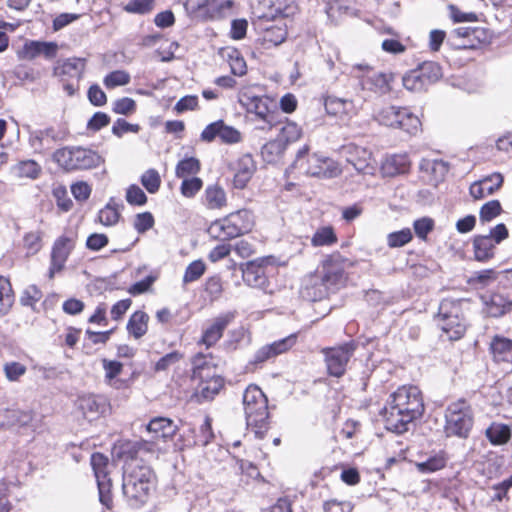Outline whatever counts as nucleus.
Instances as JSON below:
<instances>
[{
    "mask_svg": "<svg viewBox=\"0 0 512 512\" xmlns=\"http://www.w3.org/2000/svg\"><path fill=\"white\" fill-rule=\"evenodd\" d=\"M113 452L123 462L122 490L125 498L135 506L146 503L157 482L150 466L155 453L153 445L145 440H122L114 445Z\"/></svg>",
    "mask_w": 512,
    "mask_h": 512,
    "instance_id": "1",
    "label": "nucleus"
},
{
    "mask_svg": "<svg viewBox=\"0 0 512 512\" xmlns=\"http://www.w3.org/2000/svg\"><path fill=\"white\" fill-rule=\"evenodd\" d=\"M424 412V396L420 388L413 384H404L389 395L381 415L388 431L403 434Z\"/></svg>",
    "mask_w": 512,
    "mask_h": 512,
    "instance_id": "2",
    "label": "nucleus"
},
{
    "mask_svg": "<svg viewBox=\"0 0 512 512\" xmlns=\"http://www.w3.org/2000/svg\"><path fill=\"white\" fill-rule=\"evenodd\" d=\"M243 408L247 427L263 439L270 429L268 398L257 385H249L243 393Z\"/></svg>",
    "mask_w": 512,
    "mask_h": 512,
    "instance_id": "3",
    "label": "nucleus"
},
{
    "mask_svg": "<svg viewBox=\"0 0 512 512\" xmlns=\"http://www.w3.org/2000/svg\"><path fill=\"white\" fill-rule=\"evenodd\" d=\"M254 226L253 212L242 208L214 220L208 228V233L216 240L229 241L250 233Z\"/></svg>",
    "mask_w": 512,
    "mask_h": 512,
    "instance_id": "4",
    "label": "nucleus"
},
{
    "mask_svg": "<svg viewBox=\"0 0 512 512\" xmlns=\"http://www.w3.org/2000/svg\"><path fill=\"white\" fill-rule=\"evenodd\" d=\"M373 119L382 126L401 130L410 136L422 131L420 118L407 106L381 105L374 110Z\"/></svg>",
    "mask_w": 512,
    "mask_h": 512,
    "instance_id": "5",
    "label": "nucleus"
},
{
    "mask_svg": "<svg viewBox=\"0 0 512 512\" xmlns=\"http://www.w3.org/2000/svg\"><path fill=\"white\" fill-rule=\"evenodd\" d=\"M86 67V58L73 56L56 60L51 74L64 94L71 98L80 92V82L84 78Z\"/></svg>",
    "mask_w": 512,
    "mask_h": 512,
    "instance_id": "6",
    "label": "nucleus"
},
{
    "mask_svg": "<svg viewBox=\"0 0 512 512\" xmlns=\"http://www.w3.org/2000/svg\"><path fill=\"white\" fill-rule=\"evenodd\" d=\"M52 160L66 172L94 169L104 162L98 152L81 146L59 148L52 154Z\"/></svg>",
    "mask_w": 512,
    "mask_h": 512,
    "instance_id": "7",
    "label": "nucleus"
},
{
    "mask_svg": "<svg viewBox=\"0 0 512 512\" xmlns=\"http://www.w3.org/2000/svg\"><path fill=\"white\" fill-rule=\"evenodd\" d=\"M443 431L446 437L468 438L474 424L471 404L464 398L451 402L445 409Z\"/></svg>",
    "mask_w": 512,
    "mask_h": 512,
    "instance_id": "8",
    "label": "nucleus"
},
{
    "mask_svg": "<svg viewBox=\"0 0 512 512\" xmlns=\"http://www.w3.org/2000/svg\"><path fill=\"white\" fill-rule=\"evenodd\" d=\"M238 102L247 113L254 115L256 121L262 122L259 129L271 130L280 123L279 113L270 97L254 95L248 89H242Z\"/></svg>",
    "mask_w": 512,
    "mask_h": 512,
    "instance_id": "9",
    "label": "nucleus"
},
{
    "mask_svg": "<svg viewBox=\"0 0 512 512\" xmlns=\"http://www.w3.org/2000/svg\"><path fill=\"white\" fill-rule=\"evenodd\" d=\"M309 152V145L305 144L301 147L297 152L293 166L303 170L307 176L311 177L333 178L340 174L341 170L332 158L319 153L310 154Z\"/></svg>",
    "mask_w": 512,
    "mask_h": 512,
    "instance_id": "10",
    "label": "nucleus"
},
{
    "mask_svg": "<svg viewBox=\"0 0 512 512\" xmlns=\"http://www.w3.org/2000/svg\"><path fill=\"white\" fill-rule=\"evenodd\" d=\"M357 347V343L351 340L335 346L322 348L320 353L323 356L326 374L332 378H342L347 373L348 365Z\"/></svg>",
    "mask_w": 512,
    "mask_h": 512,
    "instance_id": "11",
    "label": "nucleus"
},
{
    "mask_svg": "<svg viewBox=\"0 0 512 512\" xmlns=\"http://www.w3.org/2000/svg\"><path fill=\"white\" fill-rule=\"evenodd\" d=\"M438 316L441 329L450 341H457L464 337L466 324L463 318L462 300L443 299L439 306Z\"/></svg>",
    "mask_w": 512,
    "mask_h": 512,
    "instance_id": "12",
    "label": "nucleus"
},
{
    "mask_svg": "<svg viewBox=\"0 0 512 512\" xmlns=\"http://www.w3.org/2000/svg\"><path fill=\"white\" fill-rule=\"evenodd\" d=\"M364 102L348 96L339 97L334 94L323 96V105L327 115L336 118L342 123L348 124L358 116L363 109Z\"/></svg>",
    "mask_w": 512,
    "mask_h": 512,
    "instance_id": "13",
    "label": "nucleus"
},
{
    "mask_svg": "<svg viewBox=\"0 0 512 512\" xmlns=\"http://www.w3.org/2000/svg\"><path fill=\"white\" fill-rule=\"evenodd\" d=\"M236 316V311H227L209 319L201 330L197 345L204 346L206 349L216 346Z\"/></svg>",
    "mask_w": 512,
    "mask_h": 512,
    "instance_id": "14",
    "label": "nucleus"
},
{
    "mask_svg": "<svg viewBox=\"0 0 512 512\" xmlns=\"http://www.w3.org/2000/svg\"><path fill=\"white\" fill-rule=\"evenodd\" d=\"M78 235L76 232H69L60 235L54 241L50 253V265L48 276L53 279L55 274L60 273L76 247Z\"/></svg>",
    "mask_w": 512,
    "mask_h": 512,
    "instance_id": "15",
    "label": "nucleus"
},
{
    "mask_svg": "<svg viewBox=\"0 0 512 512\" xmlns=\"http://www.w3.org/2000/svg\"><path fill=\"white\" fill-rule=\"evenodd\" d=\"M273 267L274 258L272 256L248 261L241 268L243 281L249 286L264 288L269 284V269H273Z\"/></svg>",
    "mask_w": 512,
    "mask_h": 512,
    "instance_id": "16",
    "label": "nucleus"
},
{
    "mask_svg": "<svg viewBox=\"0 0 512 512\" xmlns=\"http://www.w3.org/2000/svg\"><path fill=\"white\" fill-rule=\"evenodd\" d=\"M346 262L347 258L339 252L329 254L322 260L323 275L321 278L328 289L338 288L346 282L347 276L344 267Z\"/></svg>",
    "mask_w": 512,
    "mask_h": 512,
    "instance_id": "17",
    "label": "nucleus"
},
{
    "mask_svg": "<svg viewBox=\"0 0 512 512\" xmlns=\"http://www.w3.org/2000/svg\"><path fill=\"white\" fill-rule=\"evenodd\" d=\"M217 138L223 144L234 145L242 142L243 135L237 128L227 125L220 119L208 124L200 134V139L206 143H211Z\"/></svg>",
    "mask_w": 512,
    "mask_h": 512,
    "instance_id": "18",
    "label": "nucleus"
},
{
    "mask_svg": "<svg viewBox=\"0 0 512 512\" xmlns=\"http://www.w3.org/2000/svg\"><path fill=\"white\" fill-rule=\"evenodd\" d=\"M214 439L212 419L205 416L199 428L188 426L183 429L179 436L180 448H192L195 446H206Z\"/></svg>",
    "mask_w": 512,
    "mask_h": 512,
    "instance_id": "19",
    "label": "nucleus"
},
{
    "mask_svg": "<svg viewBox=\"0 0 512 512\" xmlns=\"http://www.w3.org/2000/svg\"><path fill=\"white\" fill-rule=\"evenodd\" d=\"M302 137V128L293 121L286 120L280 129L278 139L267 142L262 148V154L282 153L285 146L298 141Z\"/></svg>",
    "mask_w": 512,
    "mask_h": 512,
    "instance_id": "20",
    "label": "nucleus"
},
{
    "mask_svg": "<svg viewBox=\"0 0 512 512\" xmlns=\"http://www.w3.org/2000/svg\"><path fill=\"white\" fill-rule=\"evenodd\" d=\"M59 46L56 42H47L39 40H26L22 48L17 52V56L22 60H34L42 55L46 59H53L57 56Z\"/></svg>",
    "mask_w": 512,
    "mask_h": 512,
    "instance_id": "21",
    "label": "nucleus"
},
{
    "mask_svg": "<svg viewBox=\"0 0 512 512\" xmlns=\"http://www.w3.org/2000/svg\"><path fill=\"white\" fill-rule=\"evenodd\" d=\"M455 36L464 40L462 47L465 49H479L492 40V33L485 27H459L454 30Z\"/></svg>",
    "mask_w": 512,
    "mask_h": 512,
    "instance_id": "22",
    "label": "nucleus"
},
{
    "mask_svg": "<svg viewBox=\"0 0 512 512\" xmlns=\"http://www.w3.org/2000/svg\"><path fill=\"white\" fill-rule=\"evenodd\" d=\"M256 170L257 165L252 155L248 153L241 155L233 165L232 187L238 190L247 188Z\"/></svg>",
    "mask_w": 512,
    "mask_h": 512,
    "instance_id": "23",
    "label": "nucleus"
},
{
    "mask_svg": "<svg viewBox=\"0 0 512 512\" xmlns=\"http://www.w3.org/2000/svg\"><path fill=\"white\" fill-rule=\"evenodd\" d=\"M102 369L104 371V381L110 387L116 390L129 389L132 384L133 376L129 379H121L119 376L124 370V364L118 359H101Z\"/></svg>",
    "mask_w": 512,
    "mask_h": 512,
    "instance_id": "24",
    "label": "nucleus"
},
{
    "mask_svg": "<svg viewBox=\"0 0 512 512\" xmlns=\"http://www.w3.org/2000/svg\"><path fill=\"white\" fill-rule=\"evenodd\" d=\"M417 460L414 462L418 472L423 474L434 473L447 466L449 456L445 450H439L428 455L423 450L416 453Z\"/></svg>",
    "mask_w": 512,
    "mask_h": 512,
    "instance_id": "25",
    "label": "nucleus"
},
{
    "mask_svg": "<svg viewBox=\"0 0 512 512\" xmlns=\"http://www.w3.org/2000/svg\"><path fill=\"white\" fill-rule=\"evenodd\" d=\"M234 7V0H202L198 11L205 20L216 21L227 18Z\"/></svg>",
    "mask_w": 512,
    "mask_h": 512,
    "instance_id": "26",
    "label": "nucleus"
},
{
    "mask_svg": "<svg viewBox=\"0 0 512 512\" xmlns=\"http://www.w3.org/2000/svg\"><path fill=\"white\" fill-rule=\"evenodd\" d=\"M504 182L503 175L495 172L470 185L469 193L475 200H481L487 196L494 194L498 191Z\"/></svg>",
    "mask_w": 512,
    "mask_h": 512,
    "instance_id": "27",
    "label": "nucleus"
},
{
    "mask_svg": "<svg viewBox=\"0 0 512 512\" xmlns=\"http://www.w3.org/2000/svg\"><path fill=\"white\" fill-rule=\"evenodd\" d=\"M288 36V27L284 19L276 20L262 31L259 38L264 49H270L281 45Z\"/></svg>",
    "mask_w": 512,
    "mask_h": 512,
    "instance_id": "28",
    "label": "nucleus"
},
{
    "mask_svg": "<svg viewBox=\"0 0 512 512\" xmlns=\"http://www.w3.org/2000/svg\"><path fill=\"white\" fill-rule=\"evenodd\" d=\"M489 354L497 364L512 365V339L501 334L492 336L489 343Z\"/></svg>",
    "mask_w": 512,
    "mask_h": 512,
    "instance_id": "29",
    "label": "nucleus"
},
{
    "mask_svg": "<svg viewBox=\"0 0 512 512\" xmlns=\"http://www.w3.org/2000/svg\"><path fill=\"white\" fill-rule=\"evenodd\" d=\"M195 396L200 401H212L224 389L225 379L221 375L212 374L198 379Z\"/></svg>",
    "mask_w": 512,
    "mask_h": 512,
    "instance_id": "30",
    "label": "nucleus"
},
{
    "mask_svg": "<svg viewBox=\"0 0 512 512\" xmlns=\"http://www.w3.org/2000/svg\"><path fill=\"white\" fill-rule=\"evenodd\" d=\"M201 203L207 210H223L228 205L225 189L219 183L207 185L201 197Z\"/></svg>",
    "mask_w": 512,
    "mask_h": 512,
    "instance_id": "31",
    "label": "nucleus"
},
{
    "mask_svg": "<svg viewBox=\"0 0 512 512\" xmlns=\"http://www.w3.org/2000/svg\"><path fill=\"white\" fill-rule=\"evenodd\" d=\"M484 309L489 317L499 318L512 310V300L507 294L493 292L484 301Z\"/></svg>",
    "mask_w": 512,
    "mask_h": 512,
    "instance_id": "32",
    "label": "nucleus"
},
{
    "mask_svg": "<svg viewBox=\"0 0 512 512\" xmlns=\"http://www.w3.org/2000/svg\"><path fill=\"white\" fill-rule=\"evenodd\" d=\"M212 353L197 352L191 358V379L198 380L212 375L217 365Z\"/></svg>",
    "mask_w": 512,
    "mask_h": 512,
    "instance_id": "33",
    "label": "nucleus"
},
{
    "mask_svg": "<svg viewBox=\"0 0 512 512\" xmlns=\"http://www.w3.org/2000/svg\"><path fill=\"white\" fill-rule=\"evenodd\" d=\"M391 77L385 73L370 70L361 78L363 89L384 95L391 91Z\"/></svg>",
    "mask_w": 512,
    "mask_h": 512,
    "instance_id": "34",
    "label": "nucleus"
},
{
    "mask_svg": "<svg viewBox=\"0 0 512 512\" xmlns=\"http://www.w3.org/2000/svg\"><path fill=\"white\" fill-rule=\"evenodd\" d=\"M411 169V161L407 154H393L387 156L381 164L384 176L395 177L407 174Z\"/></svg>",
    "mask_w": 512,
    "mask_h": 512,
    "instance_id": "35",
    "label": "nucleus"
},
{
    "mask_svg": "<svg viewBox=\"0 0 512 512\" xmlns=\"http://www.w3.org/2000/svg\"><path fill=\"white\" fill-rule=\"evenodd\" d=\"M149 315L143 310L134 311L126 324V330L130 337L139 340L144 337L148 332Z\"/></svg>",
    "mask_w": 512,
    "mask_h": 512,
    "instance_id": "36",
    "label": "nucleus"
},
{
    "mask_svg": "<svg viewBox=\"0 0 512 512\" xmlns=\"http://www.w3.org/2000/svg\"><path fill=\"white\" fill-rule=\"evenodd\" d=\"M303 295L310 301H320L329 294V289L322 278L316 274H310L302 289Z\"/></svg>",
    "mask_w": 512,
    "mask_h": 512,
    "instance_id": "37",
    "label": "nucleus"
},
{
    "mask_svg": "<svg viewBox=\"0 0 512 512\" xmlns=\"http://www.w3.org/2000/svg\"><path fill=\"white\" fill-rule=\"evenodd\" d=\"M496 244L490 236L477 235L473 239L474 258L478 262H488L495 256Z\"/></svg>",
    "mask_w": 512,
    "mask_h": 512,
    "instance_id": "38",
    "label": "nucleus"
},
{
    "mask_svg": "<svg viewBox=\"0 0 512 512\" xmlns=\"http://www.w3.org/2000/svg\"><path fill=\"white\" fill-rule=\"evenodd\" d=\"M121 218L120 207L114 198H111L108 203L98 211L95 222L105 227H113L120 222Z\"/></svg>",
    "mask_w": 512,
    "mask_h": 512,
    "instance_id": "39",
    "label": "nucleus"
},
{
    "mask_svg": "<svg viewBox=\"0 0 512 512\" xmlns=\"http://www.w3.org/2000/svg\"><path fill=\"white\" fill-rule=\"evenodd\" d=\"M147 430L154 434L155 438H171L177 431V425L167 417H155L150 420Z\"/></svg>",
    "mask_w": 512,
    "mask_h": 512,
    "instance_id": "40",
    "label": "nucleus"
},
{
    "mask_svg": "<svg viewBox=\"0 0 512 512\" xmlns=\"http://www.w3.org/2000/svg\"><path fill=\"white\" fill-rule=\"evenodd\" d=\"M90 464L94 472L97 483L110 481V461L109 458L101 453L94 452L90 457Z\"/></svg>",
    "mask_w": 512,
    "mask_h": 512,
    "instance_id": "41",
    "label": "nucleus"
},
{
    "mask_svg": "<svg viewBox=\"0 0 512 512\" xmlns=\"http://www.w3.org/2000/svg\"><path fill=\"white\" fill-rule=\"evenodd\" d=\"M338 242V236L335 228L332 225L320 226L313 233L310 244L311 246L317 247H330Z\"/></svg>",
    "mask_w": 512,
    "mask_h": 512,
    "instance_id": "42",
    "label": "nucleus"
},
{
    "mask_svg": "<svg viewBox=\"0 0 512 512\" xmlns=\"http://www.w3.org/2000/svg\"><path fill=\"white\" fill-rule=\"evenodd\" d=\"M12 172L18 178L35 180L41 175L42 167L37 161L33 159H26L18 161L12 167Z\"/></svg>",
    "mask_w": 512,
    "mask_h": 512,
    "instance_id": "43",
    "label": "nucleus"
},
{
    "mask_svg": "<svg viewBox=\"0 0 512 512\" xmlns=\"http://www.w3.org/2000/svg\"><path fill=\"white\" fill-rule=\"evenodd\" d=\"M348 161L359 172L368 173L369 170L373 169L372 154L365 148L355 147L353 152L350 153Z\"/></svg>",
    "mask_w": 512,
    "mask_h": 512,
    "instance_id": "44",
    "label": "nucleus"
},
{
    "mask_svg": "<svg viewBox=\"0 0 512 512\" xmlns=\"http://www.w3.org/2000/svg\"><path fill=\"white\" fill-rule=\"evenodd\" d=\"M15 302V293L10 280L0 275V317L9 313Z\"/></svg>",
    "mask_w": 512,
    "mask_h": 512,
    "instance_id": "45",
    "label": "nucleus"
},
{
    "mask_svg": "<svg viewBox=\"0 0 512 512\" xmlns=\"http://www.w3.org/2000/svg\"><path fill=\"white\" fill-rule=\"evenodd\" d=\"M402 84L406 90L414 93L425 92L430 87L417 68L408 71L403 76Z\"/></svg>",
    "mask_w": 512,
    "mask_h": 512,
    "instance_id": "46",
    "label": "nucleus"
},
{
    "mask_svg": "<svg viewBox=\"0 0 512 512\" xmlns=\"http://www.w3.org/2000/svg\"><path fill=\"white\" fill-rule=\"evenodd\" d=\"M43 247V232L33 230L26 232L22 238V249L27 257L36 255Z\"/></svg>",
    "mask_w": 512,
    "mask_h": 512,
    "instance_id": "47",
    "label": "nucleus"
},
{
    "mask_svg": "<svg viewBox=\"0 0 512 512\" xmlns=\"http://www.w3.org/2000/svg\"><path fill=\"white\" fill-rule=\"evenodd\" d=\"M201 170V162L196 157H186L181 159L175 167V176L177 178L195 177Z\"/></svg>",
    "mask_w": 512,
    "mask_h": 512,
    "instance_id": "48",
    "label": "nucleus"
},
{
    "mask_svg": "<svg viewBox=\"0 0 512 512\" xmlns=\"http://www.w3.org/2000/svg\"><path fill=\"white\" fill-rule=\"evenodd\" d=\"M486 437L493 445H502L509 441L511 432L505 424L492 423L486 429Z\"/></svg>",
    "mask_w": 512,
    "mask_h": 512,
    "instance_id": "49",
    "label": "nucleus"
},
{
    "mask_svg": "<svg viewBox=\"0 0 512 512\" xmlns=\"http://www.w3.org/2000/svg\"><path fill=\"white\" fill-rule=\"evenodd\" d=\"M156 6V0H129L122 6L123 11L129 14L148 15Z\"/></svg>",
    "mask_w": 512,
    "mask_h": 512,
    "instance_id": "50",
    "label": "nucleus"
},
{
    "mask_svg": "<svg viewBox=\"0 0 512 512\" xmlns=\"http://www.w3.org/2000/svg\"><path fill=\"white\" fill-rule=\"evenodd\" d=\"M417 69L422 74L424 80H426V83L430 86L442 77V68L434 61H425L421 63Z\"/></svg>",
    "mask_w": 512,
    "mask_h": 512,
    "instance_id": "51",
    "label": "nucleus"
},
{
    "mask_svg": "<svg viewBox=\"0 0 512 512\" xmlns=\"http://www.w3.org/2000/svg\"><path fill=\"white\" fill-rule=\"evenodd\" d=\"M140 182L148 193L155 194L161 187L162 179L156 169L150 168L141 175Z\"/></svg>",
    "mask_w": 512,
    "mask_h": 512,
    "instance_id": "52",
    "label": "nucleus"
},
{
    "mask_svg": "<svg viewBox=\"0 0 512 512\" xmlns=\"http://www.w3.org/2000/svg\"><path fill=\"white\" fill-rule=\"evenodd\" d=\"M503 212L499 200H490L482 205L479 211V219L482 223L490 222Z\"/></svg>",
    "mask_w": 512,
    "mask_h": 512,
    "instance_id": "53",
    "label": "nucleus"
},
{
    "mask_svg": "<svg viewBox=\"0 0 512 512\" xmlns=\"http://www.w3.org/2000/svg\"><path fill=\"white\" fill-rule=\"evenodd\" d=\"M203 188V180L197 176L183 178L180 185L181 195L185 198L195 197Z\"/></svg>",
    "mask_w": 512,
    "mask_h": 512,
    "instance_id": "54",
    "label": "nucleus"
},
{
    "mask_svg": "<svg viewBox=\"0 0 512 512\" xmlns=\"http://www.w3.org/2000/svg\"><path fill=\"white\" fill-rule=\"evenodd\" d=\"M297 342V335L290 334L289 336L276 340L270 344H267L273 353V356L277 358L279 355L285 354L290 351Z\"/></svg>",
    "mask_w": 512,
    "mask_h": 512,
    "instance_id": "55",
    "label": "nucleus"
},
{
    "mask_svg": "<svg viewBox=\"0 0 512 512\" xmlns=\"http://www.w3.org/2000/svg\"><path fill=\"white\" fill-rule=\"evenodd\" d=\"M130 74L124 70H115L107 74L103 83L107 89H114L118 86H125L130 83Z\"/></svg>",
    "mask_w": 512,
    "mask_h": 512,
    "instance_id": "56",
    "label": "nucleus"
},
{
    "mask_svg": "<svg viewBox=\"0 0 512 512\" xmlns=\"http://www.w3.org/2000/svg\"><path fill=\"white\" fill-rule=\"evenodd\" d=\"M413 234L410 228H403L399 231L391 232L387 236V245L390 248H400L411 242Z\"/></svg>",
    "mask_w": 512,
    "mask_h": 512,
    "instance_id": "57",
    "label": "nucleus"
},
{
    "mask_svg": "<svg viewBox=\"0 0 512 512\" xmlns=\"http://www.w3.org/2000/svg\"><path fill=\"white\" fill-rule=\"evenodd\" d=\"M272 351L268 345L260 347L254 354L253 358L249 362V367L252 371L263 368L264 364L268 361L274 360Z\"/></svg>",
    "mask_w": 512,
    "mask_h": 512,
    "instance_id": "58",
    "label": "nucleus"
},
{
    "mask_svg": "<svg viewBox=\"0 0 512 512\" xmlns=\"http://www.w3.org/2000/svg\"><path fill=\"white\" fill-rule=\"evenodd\" d=\"M155 225V218L149 211L138 213L134 216L133 227L139 234H144Z\"/></svg>",
    "mask_w": 512,
    "mask_h": 512,
    "instance_id": "59",
    "label": "nucleus"
},
{
    "mask_svg": "<svg viewBox=\"0 0 512 512\" xmlns=\"http://www.w3.org/2000/svg\"><path fill=\"white\" fill-rule=\"evenodd\" d=\"M206 271V265L202 260H195L191 262L185 269L183 275V283H191L197 281L202 277Z\"/></svg>",
    "mask_w": 512,
    "mask_h": 512,
    "instance_id": "60",
    "label": "nucleus"
},
{
    "mask_svg": "<svg viewBox=\"0 0 512 512\" xmlns=\"http://www.w3.org/2000/svg\"><path fill=\"white\" fill-rule=\"evenodd\" d=\"M125 199L131 206H144L148 201L147 195L137 184L127 187Z\"/></svg>",
    "mask_w": 512,
    "mask_h": 512,
    "instance_id": "61",
    "label": "nucleus"
},
{
    "mask_svg": "<svg viewBox=\"0 0 512 512\" xmlns=\"http://www.w3.org/2000/svg\"><path fill=\"white\" fill-rule=\"evenodd\" d=\"M184 358V354L178 350L171 351L162 356L154 365V371L160 372L169 369L171 366L179 363Z\"/></svg>",
    "mask_w": 512,
    "mask_h": 512,
    "instance_id": "62",
    "label": "nucleus"
},
{
    "mask_svg": "<svg viewBox=\"0 0 512 512\" xmlns=\"http://www.w3.org/2000/svg\"><path fill=\"white\" fill-rule=\"evenodd\" d=\"M434 226L435 222L430 217L416 219L413 223L416 236L423 241L427 240L428 234L433 231Z\"/></svg>",
    "mask_w": 512,
    "mask_h": 512,
    "instance_id": "63",
    "label": "nucleus"
},
{
    "mask_svg": "<svg viewBox=\"0 0 512 512\" xmlns=\"http://www.w3.org/2000/svg\"><path fill=\"white\" fill-rule=\"evenodd\" d=\"M26 371V366L17 361L7 362L3 366L5 377L11 382L18 381L26 373Z\"/></svg>",
    "mask_w": 512,
    "mask_h": 512,
    "instance_id": "64",
    "label": "nucleus"
}]
</instances>
